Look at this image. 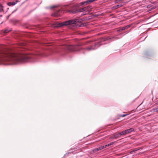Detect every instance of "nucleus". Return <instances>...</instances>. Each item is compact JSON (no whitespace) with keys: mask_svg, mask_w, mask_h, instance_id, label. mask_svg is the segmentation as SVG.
<instances>
[{"mask_svg":"<svg viewBox=\"0 0 158 158\" xmlns=\"http://www.w3.org/2000/svg\"><path fill=\"white\" fill-rule=\"evenodd\" d=\"M29 58L23 53L16 54L11 50L0 52V64H11L28 61Z\"/></svg>","mask_w":158,"mask_h":158,"instance_id":"f257e3e1","label":"nucleus"},{"mask_svg":"<svg viewBox=\"0 0 158 158\" xmlns=\"http://www.w3.org/2000/svg\"><path fill=\"white\" fill-rule=\"evenodd\" d=\"M91 8H90V7L88 6L83 8L79 9L78 10H76L75 11L69 10L68 12L73 14H75L77 12H81L83 11H85L86 12H87L88 13H89L91 11Z\"/></svg>","mask_w":158,"mask_h":158,"instance_id":"f03ea898","label":"nucleus"},{"mask_svg":"<svg viewBox=\"0 0 158 158\" xmlns=\"http://www.w3.org/2000/svg\"><path fill=\"white\" fill-rule=\"evenodd\" d=\"M77 20H70L59 23L58 26L61 27L64 26L68 25L70 24H75L77 23Z\"/></svg>","mask_w":158,"mask_h":158,"instance_id":"7ed1b4c3","label":"nucleus"},{"mask_svg":"<svg viewBox=\"0 0 158 158\" xmlns=\"http://www.w3.org/2000/svg\"><path fill=\"white\" fill-rule=\"evenodd\" d=\"M134 131V129L132 128H130L129 129H127L126 130H125V131H124L122 132H121V134H122V135H125L126 134H128L129 133H130Z\"/></svg>","mask_w":158,"mask_h":158,"instance_id":"20e7f679","label":"nucleus"},{"mask_svg":"<svg viewBox=\"0 0 158 158\" xmlns=\"http://www.w3.org/2000/svg\"><path fill=\"white\" fill-rule=\"evenodd\" d=\"M77 46H70L69 47V49L72 51H78Z\"/></svg>","mask_w":158,"mask_h":158,"instance_id":"39448f33","label":"nucleus"},{"mask_svg":"<svg viewBox=\"0 0 158 158\" xmlns=\"http://www.w3.org/2000/svg\"><path fill=\"white\" fill-rule=\"evenodd\" d=\"M122 135L121 133L117 134H114L110 138V139H117L118 138L120 137V136Z\"/></svg>","mask_w":158,"mask_h":158,"instance_id":"423d86ee","label":"nucleus"},{"mask_svg":"<svg viewBox=\"0 0 158 158\" xmlns=\"http://www.w3.org/2000/svg\"><path fill=\"white\" fill-rule=\"evenodd\" d=\"M104 148V147L103 146H102L99 147V148H96V149H95L94 150V151L95 152H97V151H98L99 150H102Z\"/></svg>","mask_w":158,"mask_h":158,"instance_id":"0eeeda50","label":"nucleus"},{"mask_svg":"<svg viewBox=\"0 0 158 158\" xmlns=\"http://www.w3.org/2000/svg\"><path fill=\"white\" fill-rule=\"evenodd\" d=\"M18 2L16 1L15 2H9L7 3L8 5L10 6H13L15 5V4H16Z\"/></svg>","mask_w":158,"mask_h":158,"instance_id":"6e6552de","label":"nucleus"},{"mask_svg":"<svg viewBox=\"0 0 158 158\" xmlns=\"http://www.w3.org/2000/svg\"><path fill=\"white\" fill-rule=\"evenodd\" d=\"M3 6L1 5L0 4V12H2L3 11Z\"/></svg>","mask_w":158,"mask_h":158,"instance_id":"1a4fd4ad","label":"nucleus"},{"mask_svg":"<svg viewBox=\"0 0 158 158\" xmlns=\"http://www.w3.org/2000/svg\"><path fill=\"white\" fill-rule=\"evenodd\" d=\"M154 111H155V112H158V107L154 109Z\"/></svg>","mask_w":158,"mask_h":158,"instance_id":"9d476101","label":"nucleus"},{"mask_svg":"<svg viewBox=\"0 0 158 158\" xmlns=\"http://www.w3.org/2000/svg\"><path fill=\"white\" fill-rule=\"evenodd\" d=\"M114 143H115L114 142H111V143H110L108 144H109V146H110L111 145H113L114 144Z\"/></svg>","mask_w":158,"mask_h":158,"instance_id":"9b49d317","label":"nucleus"},{"mask_svg":"<svg viewBox=\"0 0 158 158\" xmlns=\"http://www.w3.org/2000/svg\"><path fill=\"white\" fill-rule=\"evenodd\" d=\"M121 6V5H118L116 6L115 7V8H118V7H120Z\"/></svg>","mask_w":158,"mask_h":158,"instance_id":"f8f14e48","label":"nucleus"},{"mask_svg":"<svg viewBox=\"0 0 158 158\" xmlns=\"http://www.w3.org/2000/svg\"><path fill=\"white\" fill-rule=\"evenodd\" d=\"M109 146V144H107V145H105V146H103L104 147V148H106V147H108V146Z\"/></svg>","mask_w":158,"mask_h":158,"instance_id":"ddd939ff","label":"nucleus"},{"mask_svg":"<svg viewBox=\"0 0 158 158\" xmlns=\"http://www.w3.org/2000/svg\"><path fill=\"white\" fill-rule=\"evenodd\" d=\"M9 31H8L7 30H5L4 31V33H7Z\"/></svg>","mask_w":158,"mask_h":158,"instance_id":"4468645a","label":"nucleus"},{"mask_svg":"<svg viewBox=\"0 0 158 158\" xmlns=\"http://www.w3.org/2000/svg\"><path fill=\"white\" fill-rule=\"evenodd\" d=\"M127 115V114H122L121 115V116L122 117H124L125 116H126Z\"/></svg>","mask_w":158,"mask_h":158,"instance_id":"2eb2a0df","label":"nucleus"},{"mask_svg":"<svg viewBox=\"0 0 158 158\" xmlns=\"http://www.w3.org/2000/svg\"><path fill=\"white\" fill-rule=\"evenodd\" d=\"M126 29V27H123V28H122V30H125V29Z\"/></svg>","mask_w":158,"mask_h":158,"instance_id":"dca6fc26","label":"nucleus"},{"mask_svg":"<svg viewBox=\"0 0 158 158\" xmlns=\"http://www.w3.org/2000/svg\"><path fill=\"white\" fill-rule=\"evenodd\" d=\"M129 27H130L129 26H126L125 27H126V29H127Z\"/></svg>","mask_w":158,"mask_h":158,"instance_id":"f3484780","label":"nucleus"},{"mask_svg":"<svg viewBox=\"0 0 158 158\" xmlns=\"http://www.w3.org/2000/svg\"><path fill=\"white\" fill-rule=\"evenodd\" d=\"M135 152V151H132V152H131L132 153H134Z\"/></svg>","mask_w":158,"mask_h":158,"instance_id":"a211bd4d","label":"nucleus"},{"mask_svg":"<svg viewBox=\"0 0 158 158\" xmlns=\"http://www.w3.org/2000/svg\"><path fill=\"white\" fill-rule=\"evenodd\" d=\"M87 49L88 50H91V48H88Z\"/></svg>","mask_w":158,"mask_h":158,"instance_id":"6ab92c4d","label":"nucleus"},{"mask_svg":"<svg viewBox=\"0 0 158 158\" xmlns=\"http://www.w3.org/2000/svg\"><path fill=\"white\" fill-rule=\"evenodd\" d=\"M79 27V26L78 25H77V27Z\"/></svg>","mask_w":158,"mask_h":158,"instance_id":"aec40b11","label":"nucleus"},{"mask_svg":"<svg viewBox=\"0 0 158 158\" xmlns=\"http://www.w3.org/2000/svg\"><path fill=\"white\" fill-rule=\"evenodd\" d=\"M120 1H122L123 0H119Z\"/></svg>","mask_w":158,"mask_h":158,"instance_id":"412c9836","label":"nucleus"}]
</instances>
